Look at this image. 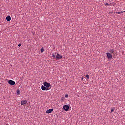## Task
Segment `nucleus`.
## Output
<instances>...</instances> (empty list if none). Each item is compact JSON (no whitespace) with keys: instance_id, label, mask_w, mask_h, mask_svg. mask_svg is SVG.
Returning <instances> with one entry per match:
<instances>
[{"instance_id":"1","label":"nucleus","mask_w":125,"mask_h":125,"mask_svg":"<svg viewBox=\"0 0 125 125\" xmlns=\"http://www.w3.org/2000/svg\"><path fill=\"white\" fill-rule=\"evenodd\" d=\"M63 58V56H61L59 54H57L56 56V60H58Z\"/></svg>"},{"instance_id":"2","label":"nucleus","mask_w":125,"mask_h":125,"mask_svg":"<svg viewBox=\"0 0 125 125\" xmlns=\"http://www.w3.org/2000/svg\"><path fill=\"white\" fill-rule=\"evenodd\" d=\"M8 83L10 85L13 86V85H14L16 84V82L13 81V80H9Z\"/></svg>"},{"instance_id":"3","label":"nucleus","mask_w":125,"mask_h":125,"mask_svg":"<svg viewBox=\"0 0 125 125\" xmlns=\"http://www.w3.org/2000/svg\"><path fill=\"white\" fill-rule=\"evenodd\" d=\"M43 85L44 86L46 87L47 88L51 87V84L48 83L47 82H44Z\"/></svg>"},{"instance_id":"4","label":"nucleus","mask_w":125,"mask_h":125,"mask_svg":"<svg viewBox=\"0 0 125 125\" xmlns=\"http://www.w3.org/2000/svg\"><path fill=\"white\" fill-rule=\"evenodd\" d=\"M50 89H49V88H46L45 86H43V85L41 86V90L42 91H48Z\"/></svg>"},{"instance_id":"5","label":"nucleus","mask_w":125,"mask_h":125,"mask_svg":"<svg viewBox=\"0 0 125 125\" xmlns=\"http://www.w3.org/2000/svg\"><path fill=\"white\" fill-rule=\"evenodd\" d=\"M27 103V100H22L21 102V105H24Z\"/></svg>"},{"instance_id":"6","label":"nucleus","mask_w":125,"mask_h":125,"mask_svg":"<svg viewBox=\"0 0 125 125\" xmlns=\"http://www.w3.org/2000/svg\"><path fill=\"white\" fill-rule=\"evenodd\" d=\"M70 107L67 105H64L63 107V109H64L65 111H67L69 110Z\"/></svg>"},{"instance_id":"7","label":"nucleus","mask_w":125,"mask_h":125,"mask_svg":"<svg viewBox=\"0 0 125 125\" xmlns=\"http://www.w3.org/2000/svg\"><path fill=\"white\" fill-rule=\"evenodd\" d=\"M106 55L107 56V58L111 60L113 58V56L110 53H106Z\"/></svg>"},{"instance_id":"8","label":"nucleus","mask_w":125,"mask_h":125,"mask_svg":"<svg viewBox=\"0 0 125 125\" xmlns=\"http://www.w3.org/2000/svg\"><path fill=\"white\" fill-rule=\"evenodd\" d=\"M53 110H54L53 109H49V110H47L46 112V113L50 114V113H51Z\"/></svg>"},{"instance_id":"9","label":"nucleus","mask_w":125,"mask_h":125,"mask_svg":"<svg viewBox=\"0 0 125 125\" xmlns=\"http://www.w3.org/2000/svg\"><path fill=\"white\" fill-rule=\"evenodd\" d=\"M6 19L7 21H10L11 20V17L10 16H8L6 17Z\"/></svg>"},{"instance_id":"10","label":"nucleus","mask_w":125,"mask_h":125,"mask_svg":"<svg viewBox=\"0 0 125 125\" xmlns=\"http://www.w3.org/2000/svg\"><path fill=\"white\" fill-rule=\"evenodd\" d=\"M44 51V47L41 48V49H40L41 53H43Z\"/></svg>"},{"instance_id":"11","label":"nucleus","mask_w":125,"mask_h":125,"mask_svg":"<svg viewBox=\"0 0 125 125\" xmlns=\"http://www.w3.org/2000/svg\"><path fill=\"white\" fill-rule=\"evenodd\" d=\"M124 12H125V11L116 12H115L114 13L118 14H120L123 13Z\"/></svg>"},{"instance_id":"12","label":"nucleus","mask_w":125,"mask_h":125,"mask_svg":"<svg viewBox=\"0 0 125 125\" xmlns=\"http://www.w3.org/2000/svg\"><path fill=\"white\" fill-rule=\"evenodd\" d=\"M20 90L19 89H17L16 91V94L17 95H20Z\"/></svg>"},{"instance_id":"13","label":"nucleus","mask_w":125,"mask_h":125,"mask_svg":"<svg viewBox=\"0 0 125 125\" xmlns=\"http://www.w3.org/2000/svg\"><path fill=\"white\" fill-rule=\"evenodd\" d=\"M110 52L111 53H115V50H114V49L111 50Z\"/></svg>"},{"instance_id":"14","label":"nucleus","mask_w":125,"mask_h":125,"mask_svg":"<svg viewBox=\"0 0 125 125\" xmlns=\"http://www.w3.org/2000/svg\"><path fill=\"white\" fill-rule=\"evenodd\" d=\"M85 77L87 78V79H89V75H88V74H86L85 75Z\"/></svg>"},{"instance_id":"15","label":"nucleus","mask_w":125,"mask_h":125,"mask_svg":"<svg viewBox=\"0 0 125 125\" xmlns=\"http://www.w3.org/2000/svg\"><path fill=\"white\" fill-rule=\"evenodd\" d=\"M105 6H110V4L108 3H106L104 4Z\"/></svg>"},{"instance_id":"16","label":"nucleus","mask_w":125,"mask_h":125,"mask_svg":"<svg viewBox=\"0 0 125 125\" xmlns=\"http://www.w3.org/2000/svg\"><path fill=\"white\" fill-rule=\"evenodd\" d=\"M114 111H115V108H112V109H111V113L113 112Z\"/></svg>"},{"instance_id":"17","label":"nucleus","mask_w":125,"mask_h":125,"mask_svg":"<svg viewBox=\"0 0 125 125\" xmlns=\"http://www.w3.org/2000/svg\"><path fill=\"white\" fill-rule=\"evenodd\" d=\"M68 95H67V94H66V95H65V98H68Z\"/></svg>"},{"instance_id":"18","label":"nucleus","mask_w":125,"mask_h":125,"mask_svg":"<svg viewBox=\"0 0 125 125\" xmlns=\"http://www.w3.org/2000/svg\"><path fill=\"white\" fill-rule=\"evenodd\" d=\"M21 43L19 44H18V47H21Z\"/></svg>"},{"instance_id":"19","label":"nucleus","mask_w":125,"mask_h":125,"mask_svg":"<svg viewBox=\"0 0 125 125\" xmlns=\"http://www.w3.org/2000/svg\"><path fill=\"white\" fill-rule=\"evenodd\" d=\"M52 57H53V58L56 57V55H52Z\"/></svg>"},{"instance_id":"20","label":"nucleus","mask_w":125,"mask_h":125,"mask_svg":"<svg viewBox=\"0 0 125 125\" xmlns=\"http://www.w3.org/2000/svg\"><path fill=\"white\" fill-rule=\"evenodd\" d=\"M81 80H83V77H82Z\"/></svg>"},{"instance_id":"21","label":"nucleus","mask_w":125,"mask_h":125,"mask_svg":"<svg viewBox=\"0 0 125 125\" xmlns=\"http://www.w3.org/2000/svg\"><path fill=\"white\" fill-rule=\"evenodd\" d=\"M6 125H9L8 124H6Z\"/></svg>"}]
</instances>
